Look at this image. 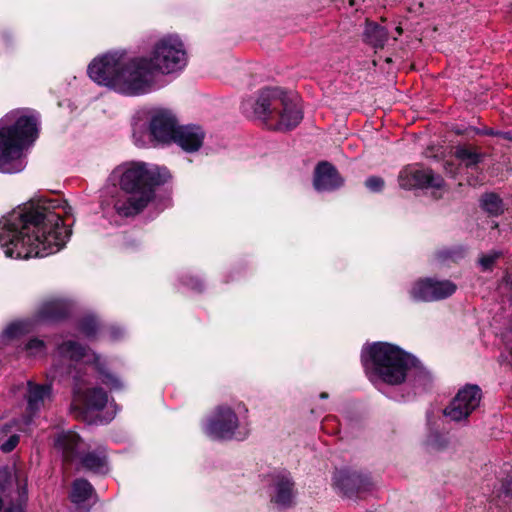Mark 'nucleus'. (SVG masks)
<instances>
[{
	"mask_svg": "<svg viewBox=\"0 0 512 512\" xmlns=\"http://www.w3.org/2000/svg\"><path fill=\"white\" fill-rule=\"evenodd\" d=\"M72 207L62 198L38 196L0 220V246L7 257H46L62 250L72 235Z\"/></svg>",
	"mask_w": 512,
	"mask_h": 512,
	"instance_id": "obj_1",
	"label": "nucleus"
},
{
	"mask_svg": "<svg viewBox=\"0 0 512 512\" xmlns=\"http://www.w3.org/2000/svg\"><path fill=\"white\" fill-rule=\"evenodd\" d=\"M58 354L79 366V371L73 377L75 385L71 404L72 409L79 415L84 416L89 412L99 411L108 402L106 392L101 388L90 387L93 378H97L111 390L123 387L122 382L106 370L104 361L79 343L72 340L63 342L58 347Z\"/></svg>",
	"mask_w": 512,
	"mask_h": 512,
	"instance_id": "obj_2",
	"label": "nucleus"
},
{
	"mask_svg": "<svg viewBox=\"0 0 512 512\" xmlns=\"http://www.w3.org/2000/svg\"><path fill=\"white\" fill-rule=\"evenodd\" d=\"M120 190L127 198L117 204L119 215L134 217L142 213L156 198L157 189L171 179L165 166L144 161L124 162L115 169Z\"/></svg>",
	"mask_w": 512,
	"mask_h": 512,
	"instance_id": "obj_3",
	"label": "nucleus"
},
{
	"mask_svg": "<svg viewBox=\"0 0 512 512\" xmlns=\"http://www.w3.org/2000/svg\"><path fill=\"white\" fill-rule=\"evenodd\" d=\"M361 358L372 381L399 385L409 377L414 378V384H425L430 380L429 373L418 367L415 357L387 342H376L364 347Z\"/></svg>",
	"mask_w": 512,
	"mask_h": 512,
	"instance_id": "obj_4",
	"label": "nucleus"
},
{
	"mask_svg": "<svg viewBox=\"0 0 512 512\" xmlns=\"http://www.w3.org/2000/svg\"><path fill=\"white\" fill-rule=\"evenodd\" d=\"M240 109L247 118L259 119L275 131L293 130L303 119L301 109L279 87L260 89L255 99L243 100Z\"/></svg>",
	"mask_w": 512,
	"mask_h": 512,
	"instance_id": "obj_5",
	"label": "nucleus"
},
{
	"mask_svg": "<svg viewBox=\"0 0 512 512\" xmlns=\"http://www.w3.org/2000/svg\"><path fill=\"white\" fill-rule=\"evenodd\" d=\"M38 120L34 115H20L13 124L0 127V172H21L26 161L24 150L38 138Z\"/></svg>",
	"mask_w": 512,
	"mask_h": 512,
	"instance_id": "obj_6",
	"label": "nucleus"
},
{
	"mask_svg": "<svg viewBox=\"0 0 512 512\" xmlns=\"http://www.w3.org/2000/svg\"><path fill=\"white\" fill-rule=\"evenodd\" d=\"M156 71L146 56L134 57L120 66L117 92L126 96H140L151 92Z\"/></svg>",
	"mask_w": 512,
	"mask_h": 512,
	"instance_id": "obj_7",
	"label": "nucleus"
},
{
	"mask_svg": "<svg viewBox=\"0 0 512 512\" xmlns=\"http://www.w3.org/2000/svg\"><path fill=\"white\" fill-rule=\"evenodd\" d=\"M55 448L62 453L65 461L79 458L82 465L96 473L109 470L106 454L103 450L83 455L85 443L74 431H63L54 440Z\"/></svg>",
	"mask_w": 512,
	"mask_h": 512,
	"instance_id": "obj_8",
	"label": "nucleus"
},
{
	"mask_svg": "<svg viewBox=\"0 0 512 512\" xmlns=\"http://www.w3.org/2000/svg\"><path fill=\"white\" fill-rule=\"evenodd\" d=\"M148 59L156 73L169 74L181 70L187 61L186 51L178 37L168 36L159 40Z\"/></svg>",
	"mask_w": 512,
	"mask_h": 512,
	"instance_id": "obj_9",
	"label": "nucleus"
},
{
	"mask_svg": "<svg viewBox=\"0 0 512 512\" xmlns=\"http://www.w3.org/2000/svg\"><path fill=\"white\" fill-rule=\"evenodd\" d=\"M456 290L457 286L451 280L425 277L416 280L408 293L415 302H434L452 296Z\"/></svg>",
	"mask_w": 512,
	"mask_h": 512,
	"instance_id": "obj_10",
	"label": "nucleus"
},
{
	"mask_svg": "<svg viewBox=\"0 0 512 512\" xmlns=\"http://www.w3.org/2000/svg\"><path fill=\"white\" fill-rule=\"evenodd\" d=\"M399 186L406 190L412 189H442L445 180L435 174L431 168L420 164H409L403 167L398 174Z\"/></svg>",
	"mask_w": 512,
	"mask_h": 512,
	"instance_id": "obj_11",
	"label": "nucleus"
},
{
	"mask_svg": "<svg viewBox=\"0 0 512 512\" xmlns=\"http://www.w3.org/2000/svg\"><path fill=\"white\" fill-rule=\"evenodd\" d=\"M480 401V388L476 385H467L458 391L445 408L444 415L452 421L464 420L479 406Z\"/></svg>",
	"mask_w": 512,
	"mask_h": 512,
	"instance_id": "obj_12",
	"label": "nucleus"
},
{
	"mask_svg": "<svg viewBox=\"0 0 512 512\" xmlns=\"http://www.w3.org/2000/svg\"><path fill=\"white\" fill-rule=\"evenodd\" d=\"M178 125V119L170 109L155 108L149 113V134L158 143H172Z\"/></svg>",
	"mask_w": 512,
	"mask_h": 512,
	"instance_id": "obj_13",
	"label": "nucleus"
},
{
	"mask_svg": "<svg viewBox=\"0 0 512 512\" xmlns=\"http://www.w3.org/2000/svg\"><path fill=\"white\" fill-rule=\"evenodd\" d=\"M121 62L113 55H104L94 59L88 65L89 77L99 85L113 88L117 91Z\"/></svg>",
	"mask_w": 512,
	"mask_h": 512,
	"instance_id": "obj_14",
	"label": "nucleus"
},
{
	"mask_svg": "<svg viewBox=\"0 0 512 512\" xmlns=\"http://www.w3.org/2000/svg\"><path fill=\"white\" fill-rule=\"evenodd\" d=\"M239 427L238 417L229 407H219L206 425V433L214 439H231Z\"/></svg>",
	"mask_w": 512,
	"mask_h": 512,
	"instance_id": "obj_15",
	"label": "nucleus"
},
{
	"mask_svg": "<svg viewBox=\"0 0 512 512\" xmlns=\"http://www.w3.org/2000/svg\"><path fill=\"white\" fill-rule=\"evenodd\" d=\"M333 486L344 497H359L362 492L368 490L369 479L363 475L348 470L336 471L333 475Z\"/></svg>",
	"mask_w": 512,
	"mask_h": 512,
	"instance_id": "obj_16",
	"label": "nucleus"
},
{
	"mask_svg": "<svg viewBox=\"0 0 512 512\" xmlns=\"http://www.w3.org/2000/svg\"><path fill=\"white\" fill-rule=\"evenodd\" d=\"M75 302L67 297H52L45 300L37 311L35 320H66L71 317Z\"/></svg>",
	"mask_w": 512,
	"mask_h": 512,
	"instance_id": "obj_17",
	"label": "nucleus"
},
{
	"mask_svg": "<svg viewBox=\"0 0 512 512\" xmlns=\"http://www.w3.org/2000/svg\"><path fill=\"white\" fill-rule=\"evenodd\" d=\"M344 185V178L337 168L328 161H320L314 170L313 186L315 190L334 191Z\"/></svg>",
	"mask_w": 512,
	"mask_h": 512,
	"instance_id": "obj_18",
	"label": "nucleus"
},
{
	"mask_svg": "<svg viewBox=\"0 0 512 512\" xmlns=\"http://www.w3.org/2000/svg\"><path fill=\"white\" fill-rule=\"evenodd\" d=\"M204 138L205 133L200 126L178 125L172 142L179 145L185 152L192 153L202 147Z\"/></svg>",
	"mask_w": 512,
	"mask_h": 512,
	"instance_id": "obj_19",
	"label": "nucleus"
},
{
	"mask_svg": "<svg viewBox=\"0 0 512 512\" xmlns=\"http://www.w3.org/2000/svg\"><path fill=\"white\" fill-rule=\"evenodd\" d=\"M50 397V385H39L28 381L26 386L27 416L23 417V419H30V423H32L34 416L44 405L45 401L50 399Z\"/></svg>",
	"mask_w": 512,
	"mask_h": 512,
	"instance_id": "obj_20",
	"label": "nucleus"
},
{
	"mask_svg": "<svg viewBox=\"0 0 512 512\" xmlns=\"http://www.w3.org/2000/svg\"><path fill=\"white\" fill-rule=\"evenodd\" d=\"M32 423L29 420H13L4 424L0 428V449L5 452H11L19 443L18 432H27Z\"/></svg>",
	"mask_w": 512,
	"mask_h": 512,
	"instance_id": "obj_21",
	"label": "nucleus"
},
{
	"mask_svg": "<svg viewBox=\"0 0 512 512\" xmlns=\"http://www.w3.org/2000/svg\"><path fill=\"white\" fill-rule=\"evenodd\" d=\"M454 156L464 163L467 169L476 168L485 159V153L478 151V147L471 144L455 146Z\"/></svg>",
	"mask_w": 512,
	"mask_h": 512,
	"instance_id": "obj_22",
	"label": "nucleus"
},
{
	"mask_svg": "<svg viewBox=\"0 0 512 512\" xmlns=\"http://www.w3.org/2000/svg\"><path fill=\"white\" fill-rule=\"evenodd\" d=\"M293 498V483L287 474L277 476L274 483L273 500L275 503L286 506Z\"/></svg>",
	"mask_w": 512,
	"mask_h": 512,
	"instance_id": "obj_23",
	"label": "nucleus"
},
{
	"mask_svg": "<svg viewBox=\"0 0 512 512\" xmlns=\"http://www.w3.org/2000/svg\"><path fill=\"white\" fill-rule=\"evenodd\" d=\"M363 40L374 48H383L388 40V31L378 23L367 20Z\"/></svg>",
	"mask_w": 512,
	"mask_h": 512,
	"instance_id": "obj_24",
	"label": "nucleus"
},
{
	"mask_svg": "<svg viewBox=\"0 0 512 512\" xmlns=\"http://www.w3.org/2000/svg\"><path fill=\"white\" fill-rule=\"evenodd\" d=\"M479 207L489 216L498 217L504 213V202L496 192H485L479 198Z\"/></svg>",
	"mask_w": 512,
	"mask_h": 512,
	"instance_id": "obj_25",
	"label": "nucleus"
},
{
	"mask_svg": "<svg viewBox=\"0 0 512 512\" xmlns=\"http://www.w3.org/2000/svg\"><path fill=\"white\" fill-rule=\"evenodd\" d=\"M29 322H12L2 333L0 341L4 345H16L29 332Z\"/></svg>",
	"mask_w": 512,
	"mask_h": 512,
	"instance_id": "obj_26",
	"label": "nucleus"
},
{
	"mask_svg": "<svg viewBox=\"0 0 512 512\" xmlns=\"http://www.w3.org/2000/svg\"><path fill=\"white\" fill-rule=\"evenodd\" d=\"M465 254L466 249L458 245L437 250L435 252V258L439 263L449 265L450 263H458L465 257Z\"/></svg>",
	"mask_w": 512,
	"mask_h": 512,
	"instance_id": "obj_27",
	"label": "nucleus"
},
{
	"mask_svg": "<svg viewBox=\"0 0 512 512\" xmlns=\"http://www.w3.org/2000/svg\"><path fill=\"white\" fill-rule=\"evenodd\" d=\"M92 491L93 488L88 481L84 479L75 480L70 494L71 500L74 503L84 502L90 497Z\"/></svg>",
	"mask_w": 512,
	"mask_h": 512,
	"instance_id": "obj_28",
	"label": "nucleus"
},
{
	"mask_svg": "<svg viewBox=\"0 0 512 512\" xmlns=\"http://www.w3.org/2000/svg\"><path fill=\"white\" fill-rule=\"evenodd\" d=\"M25 350L28 356L38 357L45 353V344L42 340L33 338L25 345Z\"/></svg>",
	"mask_w": 512,
	"mask_h": 512,
	"instance_id": "obj_29",
	"label": "nucleus"
},
{
	"mask_svg": "<svg viewBox=\"0 0 512 512\" xmlns=\"http://www.w3.org/2000/svg\"><path fill=\"white\" fill-rule=\"evenodd\" d=\"M181 283L196 293H202L205 288L204 283L197 276L185 275L181 278Z\"/></svg>",
	"mask_w": 512,
	"mask_h": 512,
	"instance_id": "obj_30",
	"label": "nucleus"
},
{
	"mask_svg": "<svg viewBox=\"0 0 512 512\" xmlns=\"http://www.w3.org/2000/svg\"><path fill=\"white\" fill-rule=\"evenodd\" d=\"M502 256L501 252L494 251L491 254H484L479 258V264L483 271H492L495 262Z\"/></svg>",
	"mask_w": 512,
	"mask_h": 512,
	"instance_id": "obj_31",
	"label": "nucleus"
},
{
	"mask_svg": "<svg viewBox=\"0 0 512 512\" xmlns=\"http://www.w3.org/2000/svg\"><path fill=\"white\" fill-rule=\"evenodd\" d=\"M365 187L371 192L378 193L384 189L385 181L380 176H369L365 180Z\"/></svg>",
	"mask_w": 512,
	"mask_h": 512,
	"instance_id": "obj_32",
	"label": "nucleus"
},
{
	"mask_svg": "<svg viewBox=\"0 0 512 512\" xmlns=\"http://www.w3.org/2000/svg\"><path fill=\"white\" fill-rule=\"evenodd\" d=\"M427 443L431 449L440 450L446 446L447 440L441 435L433 434L428 438Z\"/></svg>",
	"mask_w": 512,
	"mask_h": 512,
	"instance_id": "obj_33",
	"label": "nucleus"
},
{
	"mask_svg": "<svg viewBox=\"0 0 512 512\" xmlns=\"http://www.w3.org/2000/svg\"><path fill=\"white\" fill-rule=\"evenodd\" d=\"M499 497H504L512 500V478L506 480L501 484L500 490L497 494Z\"/></svg>",
	"mask_w": 512,
	"mask_h": 512,
	"instance_id": "obj_34",
	"label": "nucleus"
},
{
	"mask_svg": "<svg viewBox=\"0 0 512 512\" xmlns=\"http://www.w3.org/2000/svg\"><path fill=\"white\" fill-rule=\"evenodd\" d=\"M474 132L480 136L499 137L503 135L501 131L494 130L493 128H474Z\"/></svg>",
	"mask_w": 512,
	"mask_h": 512,
	"instance_id": "obj_35",
	"label": "nucleus"
},
{
	"mask_svg": "<svg viewBox=\"0 0 512 512\" xmlns=\"http://www.w3.org/2000/svg\"><path fill=\"white\" fill-rule=\"evenodd\" d=\"M503 283L505 288L509 291L510 297L512 298V273H507L503 277Z\"/></svg>",
	"mask_w": 512,
	"mask_h": 512,
	"instance_id": "obj_36",
	"label": "nucleus"
},
{
	"mask_svg": "<svg viewBox=\"0 0 512 512\" xmlns=\"http://www.w3.org/2000/svg\"><path fill=\"white\" fill-rule=\"evenodd\" d=\"M444 170L449 173L452 177H454L457 174V168L455 167L454 163L447 161L444 164Z\"/></svg>",
	"mask_w": 512,
	"mask_h": 512,
	"instance_id": "obj_37",
	"label": "nucleus"
},
{
	"mask_svg": "<svg viewBox=\"0 0 512 512\" xmlns=\"http://www.w3.org/2000/svg\"><path fill=\"white\" fill-rule=\"evenodd\" d=\"M5 512H24V510L23 507L20 504H18L7 508Z\"/></svg>",
	"mask_w": 512,
	"mask_h": 512,
	"instance_id": "obj_38",
	"label": "nucleus"
},
{
	"mask_svg": "<svg viewBox=\"0 0 512 512\" xmlns=\"http://www.w3.org/2000/svg\"><path fill=\"white\" fill-rule=\"evenodd\" d=\"M81 320H89V321L98 320V316L94 313H89V314L85 315Z\"/></svg>",
	"mask_w": 512,
	"mask_h": 512,
	"instance_id": "obj_39",
	"label": "nucleus"
},
{
	"mask_svg": "<svg viewBox=\"0 0 512 512\" xmlns=\"http://www.w3.org/2000/svg\"><path fill=\"white\" fill-rule=\"evenodd\" d=\"M320 397H321V398H323V399H325V398H327V397H328V394H327V393H325V392H324V393H321V394H320Z\"/></svg>",
	"mask_w": 512,
	"mask_h": 512,
	"instance_id": "obj_40",
	"label": "nucleus"
},
{
	"mask_svg": "<svg viewBox=\"0 0 512 512\" xmlns=\"http://www.w3.org/2000/svg\"><path fill=\"white\" fill-rule=\"evenodd\" d=\"M397 32L401 33L402 29L400 27L397 28Z\"/></svg>",
	"mask_w": 512,
	"mask_h": 512,
	"instance_id": "obj_41",
	"label": "nucleus"
},
{
	"mask_svg": "<svg viewBox=\"0 0 512 512\" xmlns=\"http://www.w3.org/2000/svg\"><path fill=\"white\" fill-rule=\"evenodd\" d=\"M350 5L353 6L354 5V0H351L350 1Z\"/></svg>",
	"mask_w": 512,
	"mask_h": 512,
	"instance_id": "obj_42",
	"label": "nucleus"
},
{
	"mask_svg": "<svg viewBox=\"0 0 512 512\" xmlns=\"http://www.w3.org/2000/svg\"><path fill=\"white\" fill-rule=\"evenodd\" d=\"M511 355H512V348H511Z\"/></svg>",
	"mask_w": 512,
	"mask_h": 512,
	"instance_id": "obj_43",
	"label": "nucleus"
}]
</instances>
